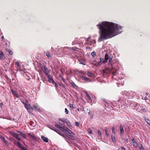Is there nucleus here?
<instances>
[{"mask_svg":"<svg viewBox=\"0 0 150 150\" xmlns=\"http://www.w3.org/2000/svg\"><path fill=\"white\" fill-rule=\"evenodd\" d=\"M97 26L100 30V36L98 40L99 42L110 38L122 32L121 26L112 22H100Z\"/></svg>","mask_w":150,"mask_h":150,"instance_id":"f257e3e1","label":"nucleus"},{"mask_svg":"<svg viewBox=\"0 0 150 150\" xmlns=\"http://www.w3.org/2000/svg\"><path fill=\"white\" fill-rule=\"evenodd\" d=\"M119 64L118 61L117 59H115L112 61L111 64H110V67H112V69L113 68H117Z\"/></svg>","mask_w":150,"mask_h":150,"instance_id":"f03ea898","label":"nucleus"},{"mask_svg":"<svg viewBox=\"0 0 150 150\" xmlns=\"http://www.w3.org/2000/svg\"><path fill=\"white\" fill-rule=\"evenodd\" d=\"M24 106L29 113L30 114H31L32 112L33 111V109L31 105L28 103H27Z\"/></svg>","mask_w":150,"mask_h":150,"instance_id":"7ed1b4c3","label":"nucleus"},{"mask_svg":"<svg viewBox=\"0 0 150 150\" xmlns=\"http://www.w3.org/2000/svg\"><path fill=\"white\" fill-rule=\"evenodd\" d=\"M109 59V55L108 54L106 53L105 55V58L103 59L101 57L100 58V63L102 64V63L106 62Z\"/></svg>","mask_w":150,"mask_h":150,"instance_id":"20e7f679","label":"nucleus"},{"mask_svg":"<svg viewBox=\"0 0 150 150\" xmlns=\"http://www.w3.org/2000/svg\"><path fill=\"white\" fill-rule=\"evenodd\" d=\"M60 129L62 131L65 133L66 134L69 133L71 131V130L67 128L66 126H63V127H61Z\"/></svg>","mask_w":150,"mask_h":150,"instance_id":"39448f33","label":"nucleus"},{"mask_svg":"<svg viewBox=\"0 0 150 150\" xmlns=\"http://www.w3.org/2000/svg\"><path fill=\"white\" fill-rule=\"evenodd\" d=\"M67 135L69 138L72 140L74 139V135L75 134L74 132H72L71 130L69 133H67Z\"/></svg>","mask_w":150,"mask_h":150,"instance_id":"423d86ee","label":"nucleus"},{"mask_svg":"<svg viewBox=\"0 0 150 150\" xmlns=\"http://www.w3.org/2000/svg\"><path fill=\"white\" fill-rule=\"evenodd\" d=\"M138 104L137 103L133 102L131 103L130 104V106L132 109H135L138 106Z\"/></svg>","mask_w":150,"mask_h":150,"instance_id":"0eeeda50","label":"nucleus"},{"mask_svg":"<svg viewBox=\"0 0 150 150\" xmlns=\"http://www.w3.org/2000/svg\"><path fill=\"white\" fill-rule=\"evenodd\" d=\"M46 75L48 79V82L49 83L51 82L52 83H54V80L51 76L50 74H47Z\"/></svg>","mask_w":150,"mask_h":150,"instance_id":"6e6552de","label":"nucleus"},{"mask_svg":"<svg viewBox=\"0 0 150 150\" xmlns=\"http://www.w3.org/2000/svg\"><path fill=\"white\" fill-rule=\"evenodd\" d=\"M127 93L126 94V96H129L130 97H133L134 96L135 93L133 91H130L129 92H126Z\"/></svg>","mask_w":150,"mask_h":150,"instance_id":"1a4fd4ad","label":"nucleus"},{"mask_svg":"<svg viewBox=\"0 0 150 150\" xmlns=\"http://www.w3.org/2000/svg\"><path fill=\"white\" fill-rule=\"evenodd\" d=\"M61 50L63 52L66 53L68 52L71 50V48H69L67 47H65L61 48Z\"/></svg>","mask_w":150,"mask_h":150,"instance_id":"9d476101","label":"nucleus"},{"mask_svg":"<svg viewBox=\"0 0 150 150\" xmlns=\"http://www.w3.org/2000/svg\"><path fill=\"white\" fill-rule=\"evenodd\" d=\"M28 135L30 136L32 139L35 141H37L38 139L37 137L34 135L33 134H31L30 133H28Z\"/></svg>","mask_w":150,"mask_h":150,"instance_id":"9b49d317","label":"nucleus"},{"mask_svg":"<svg viewBox=\"0 0 150 150\" xmlns=\"http://www.w3.org/2000/svg\"><path fill=\"white\" fill-rule=\"evenodd\" d=\"M66 123L68 126L69 127H71V125L69 121L66 118L64 119V123Z\"/></svg>","mask_w":150,"mask_h":150,"instance_id":"f8f14e48","label":"nucleus"},{"mask_svg":"<svg viewBox=\"0 0 150 150\" xmlns=\"http://www.w3.org/2000/svg\"><path fill=\"white\" fill-rule=\"evenodd\" d=\"M81 78H83L82 79V80L86 81V82H89L91 81L90 79H89L88 78L85 76H81Z\"/></svg>","mask_w":150,"mask_h":150,"instance_id":"ddd939ff","label":"nucleus"},{"mask_svg":"<svg viewBox=\"0 0 150 150\" xmlns=\"http://www.w3.org/2000/svg\"><path fill=\"white\" fill-rule=\"evenodd\" d=\"M142 107L143 106H141L140 104H138V106L134 109L136 110V111L140 112L142 110Z\"/></svg>","mask_w":150,"mask_h":150,"instance_id":"4468645a","label":"nucleus"},{"mask_svg":"<svg viewBox=\"0 0 150 150\" xmlns=\"http://www.w3.org/2000/svg\"><path fill=\"white\" fill-rule=\"evenodd\" d=\"M13 137H15L18 140L20 141L21 139L19 137V135L15 132H13L12 134Z\"/></svg>","mask_w":150,"mask_h":150,"instance_id":"2eb2a0df","label":"nucleus"},{"mask_svg":"<svg viewBox=\"0 0 150 150\" xmlns=\"http://www.w3.org/2000/svg\"><path fill=\"white\" fill-rule=\"evenodd\" d=\"M11 91L13 94L17 98H19V96L18 95L17 92L15 91L13 89L11 88Z\"/></svg>","mask_w":150,"mask_h":150,"instance_id":"dca6fc26","label":"nucleus"},{"mask_svg":"<svg viewBox=\"0 0 150 150\" xmlns=\"http://www.w3.org/2000/svg\"><path fill=\"white\" fill-rule=\"evenodd\" d=\"M42 70L45 72L46 74H47V67L44 66H42L41 67Z\"/></svg>","mask_w":150,"mask_h":150,"instance_id":"f3484780","label":"nucleus"},{"mask_svg":"<svg viewBox=\"0 0 150 150\" xmlns=\"http://www.w3.org/2000/svg\"><path fill=\"white\" fill-rule=\"evenodd\" d=\"M132 142L133 144V146L136 148L137 146V143L134 138L132 139Z\"/></svg>","mask_w":150,"mask_h":150,"instance_id":"a211bd4d","label":"nucleus"},{"mask_svg":"<svg viewBox=\"0 0 150 150\" xmlns=\"http://www.w3.org/2000/svg\"><path fill=\"white\" fill-rule=\"evenodd\" d=\"M33 108L35 111L38 110L40 112H42V110L40 109L39 107H38L36 105H33Z\"/></svg>","mask_w":150,"mask_h":150,"instance_id":"6ab92c4d","label":"nucleus"},{"mask_svg":"<svg viewBox=\"0 0 150 150\" xmlns=\"http://www.w3.org/2000/svg\"><path fill=\"white\" fill-rule=\"evenodd\" d=\"M110 68H111L110 70V71L112 72L113 75H115L117 72V71L115 69L116 68H113V69H112V67H110Z\"/></svg>","mask_w":150,"mask_h":150,"instance_id":"aec40b11","label":"nucleus"},{"mask_svg":"<svg viewBox=\"0 0 150 150\" xmlns=\"http://www.w3.org/2000/svg\"><path fill=\"white\" fill-rule=\"evenodd\" d=\"M47 127L53 130L55 132L56 130L57 129L51 125H47Z\"/></svg>","mask_w":150,"mask_h":150,"instance_id":"412c9836","label":"nucleus"},{"mask_svg":"<svg viewBox=\"0 0 150 150\" xmlns=\"http://www.w3.org/2000/svg\"><path fill=\"white\" fill-rule=\"evenodd\" d=\"M41 139L45 142H48V139L43 136H41Z\"/></svg>","mask_w":150,"mask_h":150,"instance_id":"4be33fe9","label":"nucleus"},{"mask_svg":"<svg viewBox=\"0 0 150 150\" xmlns=\"http://www.w3.org/2000/svg\"><path fill=\"white\" fill-rule=\"evenodd\" d=\"M16 144L17 145V146L21 149L23 147L21 144L19 143V142L18 141H16L15 142Z\"/></svg>","mask_w":150,"mask_h":150,"instance_id":"5701e85b","label":"nucleus"},{"mask_svg":"<svg viewBox=\"0 0 150 150\" xmlns=\"http://www.w3.org/2000/svg\"><path fill=\"white\" fill-rule=\"evenodd\" d=\"M0 139L3 140L5 144H8V142L5 140L4 137L1 135H0Z\"/></svg>","mask_w":150,"mask_h":150,"instance_id":"b1692460","label":"nucleus"},{"mask_svg":"<svg viewBox=\"0 0 150 150\" xmlns=\"http://www.w3.org/2000/svg\"><path fill=\"white\" fill-rule=\"evenodd\" d=\"M120 132L121 134H124V130L123 129V127L122 125H120Z\"/></svg>","mask_w":150,"mask_h":150,"instance_id":"393cba45","label":"nucleus"},{"mask_svg":"<svg viewBox=\"0 0 150 150\" xmlns=\"http://www.w3.org/2000/svg\"><path fill=\"white\" fill-rule=\"evenodd\" d=\"M87 71L86 72V71H80V73L81 75H82V76H85L86 75H87Z\"/></svg>","mask_w":150,"mask_h":150,"instance_id":"a878e982","label":"nucleus"},{"mask_svg":"<svg viewBox=\"0 0 150 150\" xmlns=\"http://www.w3.org/2000/svg\"><path fill=\"white\" fill-rule=\"evenodd\" d=\"M85 93L87 96L88 97L89 99V101L90 102H92V100L90 97V96L88 95V93L87 92H86Z\"/></svg>","mask_w":150,"mask_h":150,"instance_id":"bb28decb","label":"nucleus"},{"mask_svg":"<svg viewBox=\"0 0 150 150\" xmlns=\"http://www.w3.org/2000/svg\"><path fill=\"white\" fill-rule=\"evenodd\" d=\"M113 58V56L112 55L110 56L109 57V62L108 63V64L110 65V64H111L112 61V59Z\"/></svg>","mask_w":150,"mask_h":150,"instance_id":"cd10ccee","label":"nucleus"},{"mask_svg":"<svg viewBox=\"0 0 150 150\" xmlns=\"http://www.w3.org/2000/svg\"><path fill=\"white\" fill-rule=\"evenodd\" d=\"M111 138L112 141L113 143H115L116 142V139L115 136L112 135L111 136Z\"/></svg>","mask_w":150,"mask_h":150,"instance_id":"c85d7f7f","label":"nucleus"},{"mask_svg":"<svg viewBox=\"0 0 150 150\" xmlns=\"http://www.w3.org/2000/svg\"><path fill=\"white\" fill-rule=\"evenodd\" d=\"M4 56L3 52L1 51H0V59H2Z\"/></svg>","mask_w":150,"mask_h":150,"instance_id":"c756f323","label":"nucleus"},{"mask_svg":"<svg viewBox=\"0 0 150 150\" xmlns=\"http://www.w3.org/2000/svg\"><path fill=\"white\" fill-rule=\"evenodd\" d=\"M88 115L90 116V118L91 119L93 118V114L92 112H91L90 111H89V112H88Z\"/></svg>","mask_w":150,"mask_h":150,"instance_id":"7c9ffc66","label":"nucleus"},{"mask_svg":"<svg viewBox=\"0 0 150 150\" xmlns=\"http://www.w3.org/2000/svg\"><path fill=\"white\" fill-rule=\"evenodd\" d=\"M104 129L105 134L107 135V136H108L109 135L108 133V132L107 129V127H105Z\"/></svg>","mask_w":150,"mask_h":150,"instance_id":"2f4dec72","label":"nucleus"},{"mask_svg":"<svg viewBox=\"0 0 150 150\" xmlns=\"http://www.w3.org/2000/svg\"><path fill=\"white\" fill-rule=\"evenodd\" d=\"M54 126L60 129L61 127V126L59 125V124H58H58H55Z\"/></svg>","mask_w":150,"mask_h":150,"instance_id":"473e14b6","label":"nucleus"},{"mask_svg":"<svg viewBox=\"0 0 150 150\" xmlns=\"http://www.w3.org/2000/svg\"><path fill=\"white\" fill-rule=\"evenodd\" d=\"M87 75L90 77H92L93 76V74L90 71H88Z\"/></svg>","mask_w":150,"mask_h":150,"instance_id":"72a5a7b5","label":"nucleus"},{"mask_svg":"<svg viewBox=\"0 0 150 150\" xmlns=\"http://www.w3.org/2000/svg\"><path fill=\"white\" fill-rule=\"evenodd\" d=\"M6 51L9 53L10 55H12L13 52L11 50L8 49H6Z\"/></svg>","mask_w":150,"mask_h":150,"instance_id":"f704fd0d","label":"nucleus"},{"mask_svg":"<svg viewBox=\"0 0 150 150\" xmlns=\"http://www.w3.org/2000/svg\"><path fill=\"white\" fill-rule=\"evenodd\" d=\"M46 55L47 57H48L49 58L51 57V56L50 55V54L49 52H47L46 53Z\"/></svg>","mask_w":150,"mask_h":150,"instance_id":"c9c22d12","label":"nucleus"},{"mask_svg":"<svg viewBox=\"0 0 150 150\" xmlns=\"http://www.w3.org/2000/svg\"><path fill=\"white\" fill-rule=\"evenodd\" d=\"M145 120L147 124H149L150 123V121L148 118H145Z\"/></svg>","mask_w":150,"mask_h":150,"instance_id":"e433bc0d","label":"nucleus"},{"mask_svg":"<svg viewBox=\"0 0 150 150\" xmlns=\"http://www.w3.org/2000/svg\"><path fill=\"white\" fill-rule=\"evenodd\" d=\"M21 135L24 138L26 139H27L26 136L25 134L23 133Z\"/></svg>","mask_w":150,"mask_h":150,"instance_id":"4c0bfd02","label":"nucleus"},{"mask_svg":"<svg viewBox=\"0 0 150 150\" xmlns=\"http://www.w3.org/2000/svg\"><path fill=\"white\" fill-rule=\"evenodd\" d=\"M71 83L72 84V86L74 88L77 87V86L76 85V84L73 82H72Z\"/></svg>","mask_w":150,"mask_h":150,"instance_id":"58836bf2","label":"nucleus"},{"mask_svg":"<svg viewBox=\"0 0 150 150\" xmlns=\"http://www.w3.org/2000/svg\"><path fill=\"white\" fill-rule=\"evenodd\" d=\"M91 54L93 57H94L96 56V52H93L91 53Z\"/></svg>","mask_w":150,"mask_h":150,"instance_id":"ea45409f","label":"nucleus"},{"mask_svg":"<svg viewBox=\"0 0 150 150\" xmlns=\"http://www.w3.org/2000/svg\"><path fill=\"white\" fill-rule=\"evenodd\" d=\"M140 150H144V149L142 148V146L141 144H140L139 146Z\"/></svg>","mask_w":150,"mask_h":150,"instance_id":"a19ab883","label":"nucleus"},{"mask_svg":"<svg viewBox=\"0 0 150 150\" xmlns=\"http://www.w3.org/2000/svg\"><path fill=\"white\" fill-rule=\"evenodd\" d=\"M98 134L99 136H101L102 135L101 131L99 130L98 131Z\"/></svg>","mask_w":150,"mask_h":150,"instance_id":"79ce46f5","label":"nucleus"},{"mask_svg":"<svg viewBox=\"0 0 150 150\" xmlns=\"http://www.w3.org/2000/svg\"><path fill=\"white\" fill-rule=\"evenodd\" d=\"M112 133L115 134V128L114 127H113L112 128Z\"/></svg>","mask_w":150,"mask_h":150,"instance_id":"37998d69","label":"nucleus"},{"mask_svg":"<svg viewBox=\"0 0 150 150\" xmlns=\"http://www.w3.org/2000/svg\"><path fill=\"white\" fill-rule=\"evenodd\" d=\"M101 64L100 62H96V66L100 65Z\"/></svg>","mask_w":150,"mask_h":150,"instance_id":"c03bdc74","label":"nucleus"},{"mask_svg":"<svg viewBox=\"0 0 150 150\" xmlns=\"http://www.w3.org/2000/svg\"><path fill=\"white\" fill-rule=\"evenodd\" d=\"M59 85L62 87L64 88H65V86L62 83H60L59 84Z\"/></svg>","mask_w":150,"mask_h":150,"instance_id":"a18cd8bd","label":"nucleus"},{"mask_svg":"<svg viewBox=\"0 0 150 150\" xmlns=\"http://www.w3.org/2000/svg\"><path fill=\"white\" fill-rule=\"evenodd\" d=\"M75 125L76 126H78L80 124L78 122H75Z\"/></svg>","mask_w":150,"mask_h":150,"instance_id":"49530a36","label":"nucleus"},{"mask_svg":"<svg viewBox=\"0 0 150 150\" xmlns=\"http://www.w3.org/2000/svg\"><path fill=\"white\" fill-rule=\"evenodd\" d=\"M62 136L63 137H64L66 141H67V137L65 136V135L64 134H63Z\"/></svg>","mask_w":150,"mask_h":150,"instance_id":"de8ad7c7","label":"nucleus"},{"mask_svg":"<svg viewBox=\"0 0 150 150\" xmlns=\"http://www.w3.org/2000/svg\"><path fill=\"white\" fill-rule=\"evenodd\" d=\"M65 113L67 114H68L69 113V111L67 110V108H65Z\"/></svg>","mask_w":150,"mask_h":150,"instance_id":"09e8293b","label":"nucleus"},{"mask_svg":"<svg viewBox=\"0 0 150 150\" xmlns=\"http://www.w3.org/2000/svg\"><path fill=\"white\" fill-rule=\"evenodd\" d=\"M53 84H54L56 88H58V86L57 83L54 81V83H52Z\"/></svg>","mask_w":150,"mask_h":150,"instance_id":"8fccbe9b","label":"nucleus"},{"mask_svg":"<svg viewBox=\"0 0 150 150\" xmlns=\"http://www.w3.org/2000/svg\"><path fill=\"white\" fill-rule=\"evenodd\" d=\"M58 124H59V125L61 126V127H63V126H66L65 125L62 124L60 122H58Z\"/></svg>","mask_w":150,"mask_h":150,"instance_id":"3c124183","label":"nucleus"},{"mask_svg":"<svg viewBox=\"0 0 150 150\" xmlns=\"http://www.w3.org/2000/svg\"><path fill=\"white\" fill-rule=\"evenodd\" d=\"M56 132L58 133L59 134L61 132L59 130L56 129V130L55 131Z\"/></svg>","mask_w":150,"mask_h":150,"instance_id":"603ef678","label":"nucleus"},{"mask_svg":"<svg viewBox=\"0 0 150 150\" xmlns=\"http://www.w3.org/2000/svg\"><path fill=\"white\" fill-rule=\"evenodd\" d=\"M64 118H63V119H59V120L60 121L62 122L63 123H64Z\"/></svg>","mask_w":150,"mask_h":150,"instance_id":"864d4df0","label":"nucleus"},{"mask_svg":"<svg viewBox=\"0 0 150 150\" xmlns=\"http://www.w3.org/2000/svg\"><path fill=\"white\" fill-rule=\"evenodd\" d=\"M77 43V41L76 40L74 41L72 43V45H74V44H76Z\"/></svg>","mask_w":150,"mask_h":150,"instance_id":"5fc2aeb1","label":"nucleus"},{"mask_svg":"<svg viewBox=\"0 0 150 150\" xmlns=\"http://www.w3.org/2000/svg\"><path fill=\"white\" fill-rule=\"evenodd\" d=\"M21 102L24 104V105L25 104H27L24 101V100L23 99H21Z\"/></svg>","mask_w":150,"mask_h":150,"instance_id":"6e6d98bb","label":"nucleus"},{"mask_svg":"<svg viewBox=\"0 0 150 150\" xmlns=\"http://www.w3.org/2000/svg\"><path fill=\"white\" fill-rule=\"evenodd\" d=\"M88 132L89 133V134H93L92 131L90 129H88Z\"/></svg>","mask_w":150,"mask_h":150,"instance_id":"4d7b16f0","label":"nucleus"},{"mask_svg":"<svg viewBox=\"0 0 150 150\" xmlns=\"http://www.w3.org/2000/svg\"><path fill=\"white\" fill-rule=\"evenodd\" d=\"M72 50H76V49H77V48L76 47H74L71 48Z\"/></svg>","mask_w":150,"mask_h":150,"instance_id":"13d9d810","label":"nucleus"},{"mask_svg":"<svg viewBox=\"0 0 150 150\" xmlns=\"http://www.w3.org/2000/svg\"><path fill=\"white\" fill-rule=\"evenodd\" d=\"M17 132L19 133L21 135L23 133V132L22 131H18Z\"/></svg>","mask_w":150,"mask_h":150,"instance_id":"bf43d9fd","label":"nucleus"},{"mask_svg":"<svg viewBox=\"0 0 150 150\" xmlns=\"http://www.w3.org/2000/svg\"><path fill=\"white\" fill-rule=\"evenodd\" d=\"M70 107L71 108H74V107L73 106V105L71 104H69Z\"/></svg>","mask_w":150,"mask_h":150,"instance_id":"052dcab7","label":"nucleus"},{"mask_svg":"<svg viewBox=\"0 0 150 150\" xmlns=\"http://www.w3.org/2000/svg\"><path fill=\"white\" fill-rule=\"evenodd\" d=\"M16 64L18 67H19L20 64L18 62H16Z\"/></svg>","mask_w":150,"mask_h":150,"instance_id":"680f3d73","label":"nucleus"},{"mask_svg":"<svg viewBox=\"0 0 150 150\" xmlns=\"http://www.w3.org/2000/svg\"><path fill=\"white\" fill-rule=\"evenodd\" d=\"M142 110L144 112H146V110L144 109H143L142 108Z\"/></svg>","mask_w":150,"mask_h":150,"instance_id":"e2e57ef3","label":"nucleus"},{"mask_svg":"<svg viewBox=\"0 0 150 150\" xmlns=\"http://www.w3.org/2000/svg\"><path fill=\"white\" fill-rule=\"evenodd\" d=\"M91 38V37H89L88 38H87L86 40V41H88Z\"/></svg>","mask_w":150,"mask_h":150,"instance_id":"0e129e2a","label":"nucleus"},{"mask_svg":"<svg viewBox=\"0 0 150 150\" xmlns=\"http://www.w3.org/2000/svg\"><path fill=\"white\" fill-rule=\"evenodd\" d=\"M121 150H126L125 149L124 147H122L121 148Z\"/></svg>","mask_w":150,"mask_h":150,"instance_id":"69168bd1","label":"nucleus"},{"mask_svg":"<svg viewBox=\"0 0 150 150\" xmlns=\"http://www.w3.org/2000/svg\"><path fill=\"white\" fill-rule=\"evenodd\" d=\"M3 105V103L2 102H1L0 103V106L1 107H2V105Z\"/></svg>","mask_w":150,"mask_h":150,"instance_id":"338daca9","label":"nucleus"},{"mask_svg":"<svg viewBox=\"0 0 150 150\" xmlns=\"http://www.w3.org/2000/svg\"><path fill=\"white\" fill-rule=\"evenodd\" d=\"M21 149V150H28L27 149H25L23 147Z\"/></svg>","mask_w":150,"mask_h":150,"instance_id":"774afa93","label":"nucleus"}]
</instances>
